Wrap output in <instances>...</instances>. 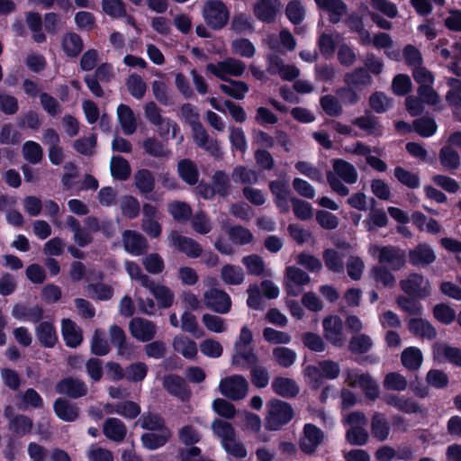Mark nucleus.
<instances>
[{
	"label": "nucleus",
	"mask_w": 461,
	"mask_h": 461,
	"mask_svg": "<svg viewBox=\"0 0 461 461\" xmlns=\"http://www.w3.org/2000/svg\"><path fill=\"white\" fill-rule=\"evenodd\" d=\"M401 289L409 296L425 299L430 295V283L421 274L411 273L401 280Z\"/></svg>",
	"instance_id": "obj_4"
},
{
	"label": "nucleus",
	"mask_w": 461,
	"mask_h": 461,
	"mask_svg": "<svg viewBox=\"0 0 461 461\" xmlns=\"http://www.w3.org/2000/svg\"><path fill=\"white\" fill-rule=\"evenodd\" d=\"M111 173L113 178L126 180L131 175V167L126 159L114 156L111 159Z\"/></svg>",
	"instance_id": "obj_48"
},
{
	"label": "nucleus",
	"mask_w": 461,
	"mask_h": 461,
	"mask_svg": "<svg viewBox=\"0 0 461 461\" xmlns=\"http://www.w3.org/2000/svg\"><path fill=\"white\" fill-rule=\"evenodd\" d=\"M402 364L410 371L418 370L422 364V353L416 347H409L403 349L401 355Z\"/></svg>",
	"instance_id": "obj_35"
},
{
	"label": "nucleus",
	"mask_w": 461,
	"mask_h": 461,
	"mask_svg": "<svg viewBox=\"0 0 461 461\" xmlns=\"http://www.w3.org/2000/svg\"><path fill=\"white\" fill-rule=\"evenodd\" d=\"M145 288L149 291L156 300V304L158 309H167L172 306L175 294L169 287L161 284H155L151 280L149 285H147Z\"/></svg>",
	"instance_id": "obj_17"
},
{
	"label": "nucleus",
	"mask_w": 461,
	"mask_h": 461,
	"mask_svg": "<svg viewBox=\"0 0 461 461\" xmlns=\"http://www.w3.org/2000/svg\"><path fill=\"white\" fill-rule=\"evenodd\" d=\"M391 423L386 415L375 411L370 419V434L378 442H384L391 433Z\"/></svg>",
	"instance_id": "obj_13"
},
{
	"label": "nucleus",
	"mask_w": 461,
	"mask_h": 461,
	"mask_svg": "<svg viewBox=\"0 0 461 461\" xmlns=\"http://www.w3.org/2000/svg\"><path fill=\"white\" fill-rule=\"evenodd\" d=\"M367 231H374L388 224V217L383 209H372L368 218L365 221Z\"/></svg>",
	"instance_id": "obj_52"
},
{
	"label": "nucleus",
	"mask_w": 461,
	"mask_h": 461,
	"mask_svg": "<svg viewBox=\"0 0 461 461\" xmlns=\"http://www.w3.org/2000/svg\"><path fill=\"white\" fill-rule=\"evenodd\" d=\"M194 141L213 156L220 155V148L217 140L210 139L201 124L192 127Z\"/></svg>",
	"instance_id": "obj_27"
},
{
	"label": "nucleus",
	"mask_w": 461,
	"mask_h": 461,
	"mask_svg": "<svg viewBox=\"0 0 461 461\" xmlns=\"http://www.w3.org/2000/svg\"><path fill=\"white\" fill-rule=\"evenodd\" d=\"M193 230L202 235L209 233L212 230V222L203 212H196L191 221Z\"/></svg>",
	"instance_id": "obj_61"
},
{
	"label": "nucleus",
	"mask_w": 461,
	"mask_h": 461,
	"mask_svg": "<svg viewBox=\"0 0 461 461\" xmlns=\"http://www.w3.org/2000/svg\"><path fill=\"white\" fill-rule=\"evenodd\" d=\"M230 240L237 245H247L253 240L251 231L241 226L231 227L228 231Z\"/></svg>",
	"instance_id": "obj_59"
},
{
	"label": "nucleus",
	"mask_w": 461,
	"mask_h": 461,
	"mask_svg": "<svg viewBox=\"0 0 461 461\" xmlns=\"http://www.w3.org/2000/svg\"><path fill=\"white\" fill-rule=\"evenodd\" d=\"M280 44L277 42L276 37L270 35L267 38L269 47L277 51H281L282 48L287 50H293L295 48V40L287 30H282L279 34Z\"/></svg>",
	"instance_id": "obj_39"
},
{
	"label": "nucleus",
	"mask_w": 461,
	"mask_h": 461,
	"mask_svg": "<svg viewBox=\"0 0 461 461\" xmlns=\"http://www.w3.org/2000/svg\"><path fill=\"white\" fill-rule=\"evenodd\" d=\"M203 13L206 23L214 29L222 28L229 19L226 6L218 0L206 2Z\"/></svg>",
	"instance_id": "obj_6"
},
{
	"label": "nucleus",
	"mask_w": 461,
	"mask_h": 461,
	"mask_svg": "<svg viewBox=\"0 0 461 461\" xmlns=\"http://www.w3.org/2000/svg\"><path fill=\"white\" fill-rule=\"evenodd\" d=\"M110 350L109 344L105 339L104 332L101 330H95L91 341V351L97 356H104Z\"/></svg>",
	"instance_id": "obj_63"
},
{
	"label": "nucleus",
	"mask_w": 461,
	"mask_h": 461,
	"mask_svg": "<svg viewBox=\"0 0 461 461\" xmlns=\"http://www.w3.org/2000/svg\"><path fill=\"white\" fill-rule=\"evenodd\" d=\"M333 170L334 175L341 178L347 184L352 185L357 181V172L355 167L342 158L334 159Z\"/></svg>",
	"instance_id": "obj_30"
},
{
	"label": "nucleus",
	"mask_w": 461,
	"mask_h": 461,
	"mask_svg": "<svg viewBox=\"0 0 461 461\" xmlns=\"http://www.w3.org/2000/svg\"><path fill=\"white\" fill-rule=\"evenodd\" d=\"M221 278L228 285H239L243 283L245 275L240 267L227 264L221 267Z\"/></svg>",
	"instance_id": "obj_37"
},
{
	"label": "nucleus",
	"mask_w": 461,
	"mask_h": 461,
	"mask_svg": "<svg viewBox=\"0 0 461 461\" xmlns=\"http://www.w3.org/2000/svg\"><path fill=\"white\" fill-rule=\"evenodd\" d=\"M412 124L414 131L423 138L431 137L438 129L436 121L429 116L415 119Z\"/></svg>",
	"instance_id": "obj_41"
},
{
	"label": "nucleus",
	"mask_w": 461,
	"mask_h": 461,
	"mask_svg": "<svg viewBox=\"0 0 461 461\" xmlns=\"http://www.w3.org/2000/svg\"><path fill=\"white\" fill-rule=\"evenodd\" d=\"M393 175L401 184L408 188L416 189L420 186V181L419 176L401 166H397L394 168Z\"/></svg>",
	"instance_id": "obj_50"
},
{
	"label": "nucleus",
	"mask_w": 461,
	"mask_h": 461,
	"mask_svg": "<svg viewBox=\"0 0 461 461\" xmlns=\"http://www.w3.org/2000/svg\"><path fill=\"white\" fill-rule=\"evenodd\" d=\"M36 335L40 342L48 348H52L57 340V332L50 321H43L36 328Z\"/></svg>",
	"instance_id": "obj_38"
},
{
	"label": "nucleus",
	"mask_w": 461,
	"mask_h": 461,
	"mask_svg": "<svg viewBox=\"0 0 461 461\" xmlns=\"http://www.w3.org/2000/svg\"><path fill=\"white\" fill-rule=\"evenodd\" d=\"M266 428L278 430L287 424L294 417L292 406L280 400H271L267 403Z\"/></svg>",
	"instance_id": "obj_1"
},
{
	"label": "nucleus",
	"mask_w": 461,
	"mask_h": 461,
	"mask_svg": "<svg viewBox=\"0 0 461 461\" xmlns=\"http://www.w3.org/2000/svg\"><path fill=\"white\" fill-rule=\"evenodd\" d=\"M322 326L328 341L339 348L344 345L345 339L342 332V321L339 318L332 319L331 316L326 317L322 321Z\"/></svg>",
	"instance_id": "obj_16"
},
{
	"label": "nucleus",
	"mask_w": 461,
	"mask_h": 461,
	"mask_svg": "<svg viewBox=\"0 0 461 461\" xmlns=\"http://www.w3.org/2000/svg\"><path fill=\"white\" fill-rule=\"evenodd\" d=\"M408 258L413 267H426L436 260L434 250L427 243H420L413 249H410Z\"/></svg>",
	"instance_id": "obj_14"
},
{
	"label": "nucleus",
	"mask_w": 461,
	"mask_h": 461,
	"mask_svg": "<svg viewBox=\"0 0 461 461\" xmlns=\"http://www.w3.org/2000/svg\"><path fill=\"white\" fill-rule=\"evenodd\" d=\"M129 93L136 99H141L147 89L146 83L138 75H131L126 81Z\"/></svg>",
	"instance_id": "obj_60"
},
{
	"label": "nucleus",
	"mask_w": 461,
	"mask_h": 461,
	"mask_svg": "<svg viewBox=\"0 0 461 461\" xmlns=\"http://www.w3.org/2000/svg\"><path fill=\"white\" fill-rule=\"evenodd\" d=\"M346 440L351 446H365L368 442L369 433L362 426H351L347 429Z\"/></svg>",
	"instance_id": "obj_44"
},
{
	"label": "nucleus",
	"mask_w": 461,
	"mask_h": 461,
	"mask_svg": "<svg viewBox=\"0 0 461 461\" xmlns=\"http://www.w3.org/2000/svg\"><path fill=\"white\" fill-rule=\"evenodd\" d=\"M371 274L376 283H381L384 287H393L395 285L394 276L384 266H374Z\"/></svg>",
	"instance_id": "obj_57"
},
{
	"label": "nucleus",
	"mask_w": 461,
	"mask_h": 461,
	"mask_svg": "<svg viewBox=\"0 0 461 461\" xmlns=\"http://www.w3.org/2000/svg\"><path fill=\"white\" fill-rule=\"evenodd\" d=\"M280 9L279 0H258L254 5L255 16L264 23H273Z\"/></svg>",
	"instance_id": "obj_18"
},
{
	"label": "nucleus",
	"mask_w": 461,
	"mask_h": 461,
	"mask_svg": "<svg viewBox=\"0 0 461 461\" xmlns=\"http://www.w3.org/2000/svg\"><path fill=\"white\" fill-rule=\"evenodd\" d=\"M373 347L371 338L364 333L353 336L348 342V350L352 354L363 355L367 353Z\"/></svg>",
	"instance_id": "obj_40"
},
{
	"label": "nucleus",
	"mask_w": 461,
	"mask_h": 461,
	"mask_svg": "<svg viewBox=\"0 0 461 461\" xmlns=\"http://www.w3.org/2000/svg\"><path fill=\"white\" fill-rule=\"evenodd\" d=\"M117 117L123 133L131 135L137 129L135 115L130 106L121 104L117 107Z\"/></svg>",
	"instance_id": "obj_29"
},
{
	"label": "nucleus",
	"mask_w": 461,
	"mask_h": 461,
	"mask_svg": "<svg viewBox=\"0 0 461 461\" xmlns=\"http://www.w3.org/2000/svg\"><path fill=\"white\" fill-rule=\"evenodd\" d=\"M383 401L387 405L406 414H421L424 411L422 406L418 402L404 395L386 393L383 396Z\"/></svg>",
	"instance_id": "obj_8"
},
{
	"label": "nucleus",
	"mask_w": 461,
	"mask_h": 461,
	"mask_svg": "<svg viewBox=\"0 0 461 461\" xmlns=\"http://www.w3.org/2000/svg\"><path fill=\"white\" fill-rule=\"evenodd\" d=\"M178 172L181 178L189 185H194L198 179V171L195 165L187 159L178 163Z\"/></svg>",
	"instance_id": "obj_55"
},
{
	"label": "nucleus",
	"mask_w": 461,
	"mask_h": 461,
	"mask_svg": "<svg viewBox=\"0 0 461 461\" xmlns=\"http://www.w3.org/2000/svg\"><path fill=\"white\" fill-rule=\"evenodd\" d=\"M274 392L283 397H294L299 393L297 384L287 377H277L272 383Z\"/></svg>",
	"instance_id": "obj_36"
},
{
	"label": "nucleus",
	"mask_w": 461,
	"mask_h": 461,
	"mask_svg": "<svg viewBox=\"0 0 461 461\" xmlns=\"http://www.w3.org/2000/svg\"><path fill=\"white\" fill-rule=\"evenodd\" d=\"M89 461H113V454L107 448L91 445L86 452Z\"/></svg>",
	"instance_id": "obj_64"
},
{
	"label": "nucleus",
	"mask_w": 461,
	"mask_h": 461,
	"mask_svg": "<svg viewBox=\"0 0 461 461\" xmlns=\"http://www.w3.org/2000/svg\"><path fill=\"white\" fill-rule=\"evenodd\" d=\"M202 321L204 327L211 332L223 333L228 329L226 320L218 315L204 313L202 317Z\"/></svg>",
	"instance_id": "obj_53"
},
{
	"label": "nucleus",
	"mask_w": 461,
	"mask_h": 461,
	"mask_svg": "<svg viewBox=\"0 0 461 461\" xmlns=\"http://www.w3.org/2000/svg\"><path fill=\"white\" fill-rule=\"evenodd\" d=\"M319 9L327 12L330 22L336 24L346 14L348 6L342 0H319Z\"/></svg>",
	"instance_id": "obj_23"
},
{
	"label": "nucleus",
	"mask_w": 461,
	"mask_h": 461,
	"mask_svg": "<svg viewBox=\"0 0 461 461\" xmlns=\"http://www.w3.org/2000/svg\"><path fill=\"white\" fill-rule=\"evenodd\" d=\"M357 378L358 386L362 389L366 397L370 401H375L380 393L376 382L368 374H361V376Z\"/></svg>",
	"instance_id": "obj_46"
},
{
	"label": "nucleus",
	"mask_w": 461,
	"mask_h": 461,
	"mask_svg": "<svg viewBox=\"0 0 461 461\" xmlns=\"http://www.w3.org/2000/svg\"><path fill=\"white\" fill-rule=\"evenodd\" d=\"M136 187L141 193H150L154 188V176L147 169L138 170L134 176Z\"/></svg>",
	"instance_id": "obj_54"
},
{
	"label": "nucleus",
	"mask_w": 461,
	"mask_h": 461,
	"mask_svg": "<svg viewBox=\"0 0 461 461\" xmlns=\"http://www.w3.org/2000/svg\"><path fill=\"white\" fill-rule=\"evenodd\" d=\"M163 385L169 393L178 397L182 401H185L190 397V391L185 382L179 376L173 375L166 376Z\"/></svg>",
	"instance_id": "obj_25"
},
{
	"label": "nucleus",
	"mask_w": 461,
	"mask_h": 461,
	"mask_svg": "<svg viewBox=\"0 0 461 461\" xmlns=\"http://www.w3.org/2000/svg\"><path fill=\"white\" fill-rule=\"evenodd\" d=\"M213 433L220 438L221 446L236 437L233 427L227 421L215 420L212 424Z\"/></svg>",
	"instance_id": "obj_47"
},
{
	"label": "nucleus",
	"mask_w": 461,
	"mask_h": 461,
	"mask_svg": "<svg viewBox=\"0 0 461 461\" xmlns=\"http://www.w3.org/2000/svg\"><path fill=\"white\" fill-rule=\"evenodd\" d=\"M408 329L415 336L426 338L429 340H432L437 337L435 327L429 321L422 318L410 319Z\"/></svg>",
	"instance_id": "obj_24"
},
{
	"label": "nucleus",
	"mask_w": 461,
	"mask_h": 461,
	"mask_svg": "<svg viewBox=\"0 0 461 461\" xmlns=\"http://www.w3.org/2000/svg\"><path fill=\"white\" fill-rule=\"evenodd\" d=\"M220 88L224 94L237 100H242L249 90L245 82L239 80H231L229 84H221Z\"/></svg>",
	"instance_id": "obj_43"
},
{
	"label": "nucleus",
	"mask_w": 461,
	"mask_h": 461,
	"mask_svg": "<svg viewBox=\"0 0 461 461\" xmlns=\"http://www.w3.org/2000/svg\"><path fill=\"white\" fill-rule=\"evenodd\" d=\"M23 154L27 161L37 164L41 160L43 152L39 143L28 140L23 146Z\"/></svg>",
	"instance_id": "obj_62"
},
{
	"label": "nucleus",
	"mask_w": 461,
	"mask_h": 461,
	"mask_svg": "<svg viewBox=\"0 0 461 461\" xmlns=\"http://www.w3.org/2000/svg\"><path fill=\"white\" fill-rule=\"evenodd\" d=\"M124 249L132 256H140L147 249V240L139 232L125 230L122 233Z\"/></svg>",
	"instance_id": "obj_20"
},
{
	"label": "nucleus",
	"mask_w": 461,
	"mask_h": 461,
	"mask_svg": "<svg viewBox=\"0 0 461 461\" xmlns=\"http://www.w3.org/2000/svg\"><path fill=\"white\" fill-rule=\"evenodd\" d=\"M269 188L279 210L284 212H289L290 203H293L294 198L291 196L287 184L282 181H272L269 184Z\"/></svg>",
	"instance_id": "obj_19"
},
{
	"label": "nucleus",
	"mask_w": 461,
	"mask_h": 461,
	"mask_svg": "<svg viewBox=\"0 0 461 461\" xmlns=\"http://www.w3.org/2000/svg\"><path fill=\"white\" fill-rule=\"evenodd\" d=\"M258 361L257 356L249 348L235 350L231 364L237 366H253Z\"/></svg>",
	"instance_id": "obj_56"
},
{
	"label": "nucleus",
	"mask_w": 461,
	"mask_h": 461,
	"mask_svg": "<svg viewBox=\"0 0 461 461\" xmlns=\"http://www.w3.org/2000/svg\"><path fill=\"white\" fill-rule=\"evenodd\" d=\"M129 329L131 336L141 342L151 340L157 333V326L151 321L140 317L133 318Z\"/></svg>",
	"instance_id": "obj_9"
},
{
	"label": "nucleus",
	"mask_w": 461,
	"mask_h": 461,
	"mask_svg": "<svg viewBox=\"0 0 461 461\" xmlns=\"http://www.w3.org/2000/svg\"><path fill=\"white\" fill-rule=\"evenodd\" d=\"M206 69L221 80H228L229 77H240L246 69L244 62L228 58L218 63H209Z\"/></svg>",
	"instance_id": "obj_3"
},
{
	"label": "nucleus",
	"mask_w": 461,
	"mask_h": 461,
	"mask_svg": "<svg viewBox=\"0 0 461 461\" xmlns=\"http://www.w3.org/2000/svg\"><path fill=\"white\" fill-rule=\"evenodd\" d=\"M440 165L447 171L456 170L460 167V156L458 152L450 146H443L438 153Z\"/></svg>",
	"instance_id": "obj_33"
},
{
	"label": "nucleus",
	"mask_w": 461,
	"mask_h": 461,
	"mask_svg": "<svg viewBox=\"0 0 461 461\" xmlns=\"http://www.w3.org/2000/svg\"><path fill=\"white\" fill-rule=\"evenodd\" d=\"M203 303L205 306L220 314H226L230 311V296L222 289L211 288L203 294Z\"/></svg>",
	"instance_id": "obj_5"
},
{
	"label": "nucleus",
	"mask_w": 461,
	"mask_h": 461,
	"mask_svg": "<svg viewBox=\"0 0 461 461\" xmlns=\"http://www.w3.org/2000/svg\"><path fill=\"white\" fill-rule=\"evenodd\" d=\"M104 436L114 442H122L127 435L125 424L117 418H108L103 424Z\"/></svg>",
	"instance_id": "obj_21"
},
{
	"label": "nucleus",
	"mask_w": 461,
	"mask_h": 461,
	"mask_svg": "<svg viewBox=\"0 0 461 461\" xmlns=\"http://www.w3.org/2000/svg\"><path fill=\"white\" fill-rule=\"evenodd\" d=\"M62 49L68 57L77 56L83 50V41L79 35L69 32L62 39Z\"/></svg>",
	"instance_id": "obj_42"
},
{
	"label": "nucleus",
	"mask_w": 461,
	"mask_h": 461,
	"mask_svg": "<svg viewBox=\"0 0 461 461\" xmlns=\"http://www.w3.org/2000/svg\"><path fill=\"white\" fill-rule=\"evenodd\" d=\"M169 245L185 253L187 257L196 258L202 255L203 249L194 240L182 236L177 231L172 230L168 235Z\"/></svg>",
	"instance_id": "obj_7"
},
{
	"label": "nucleus",
	"mask_w": 461,
	"mask_h": 461,
	"mask_svg": "<svg viewBox=\"0 0 461 461\" xmlns=\"http://www.w3.org/2000/svg\"><path fill=\"white\" fill-rule=\"evenodd\" d=\"M310 282L309 276L295 267H288L285 273V287L287 294L296 296L302 287Z\"/></svg>",
	"instance_id": "obj_12"
},
{
	"label": "nucleus",
	"mask_w": 461,
	"mask_h": 461,
	"mask_svg": "<svg viewBox=\"0 0 461 461\" xmlns=\"http://www.w3.org/2000/svg\"><path fill=\"white\" fill-rule=\"evenodd\" d=\"M110 337L112 342L117 348V353L119 356L125 358H130L132 354V347L126 344L125 333L120 327L113 325L110 328Z\"/></svg>",
	"instance_id": "obj_32"
},
{
	"label": "nucleus",
	"mask_w": 461,
	"mask_h": 461,
	"mask_svg": "<svg viewBox=\"0 0 461 461\" xmlns=\"http://www.w3.org/2000/svg\"><path fill=\"white\" fill-rule=\"evenodd\" d=\"M61 331L67 346L76 348L81 344L83 340L81 329L71 320L62 321Z\"/></svg>",
	"instance_id": "obj_28"
},
{
	"label": "nucleus",
	"mask_w": 461,
	"mask_h": 461,
	"mask_svg": "<svg viewBox=\"0 0 461 461\" xmlns=\"http://www.w3.org/2000/svg\"><path fill=\"white\" fill-rule=\"evenodd\" d=\"M57 391L59 393L78 398L86 394L87 387L78 379L65 378L57 384Z\"/></svg>",
	"instance_id": "obj_22"
},
{
	"label": "nucleus",
	"mask_w": 461,
	"mask_h": 461,
	"mask_svg": "<svg viewBox=\"0 0 461 461\" xmlns=\"http://www.w3.org/2000/svg\"><path fill=\"white\" fill-rule=\"evenodd\" d=\"M176 351L185 357L194 358L197 354L196 343L186 337H176L173 343Z\"/></svg>",
	"instance_id": "obj_49"
},
{
	"label": "nucleus",
	"mask_w": 461,
	"mask_h": 461,
	"mask_svg": "<svg viewBox=\"0 0 461 461\" xmlns=\"http://www.w3.org/2000/svg\"><path fill=\"white\" fill-rule=\"evenodd\" d=\"M301 448L305 453H313L317 448V429L314 425L306 424L300 440Z\"/></svg>",
	"instance_id": "obj_45"
},
{
	"label": "nucleus",
	"mask_w": 461,
	"mask_h": 461,
	"mask_svg": "<svg viewBox=\"0 0 461 461\" xmlns=\"http://www.w3.org/2000/svg\"><path fill=\"white\" fill-rule=\"evenodd\" d=\"M12 315L16 320L35 323L42 318L43 311L37 305L29 307L23 304H15L13 307Z\"/></svg>",
	"instance_id": "obj_26"
},
{
	"label": "nucleus",
	"mask_w": 461,
	"mask_h": 461,
	"mask_svg": "<svg viewBox=\"0 0 461 461\" xmlns=\"http://www.w3.org/2000/svg\"><path fill=\"white\" fill-rule=\"evenodd\" d=\"M433 315L437 321L446 325L451 324L456 317L455 310L443 303L434 306Z\"/></svg>",
	"instance_id": "obj_58"
},
{
	"label": "nucleus",
	"mask_w": 461,
	"mask_h": 461,
	"mask_svg": "<svg viewBox=\"0 0 461 461\" xmlns=\"http://www.w3.org/2000/svg\"><path fill=\"white\" fill-rule=\"evenodd\" d=\"M344 81L348 86H366L371 83L372 77L365 68L360 67L347 73Z\"/></svg>",
	"instance_id": "obj_51"
},
{
	"label": "nucleus",
	"mask_w": 461,
	"mask_h": 461,
	"mask_svg": "<svg viewBox=\"0 0 461 461\" xmlns=\"http://www.w3.org/2000/svg\"><path fill=\"white\" fill-rule=\"evenodd\" d=\"M377 258L382 264H389L393 271H399L406 263L404 251L394 246H382Z\"/></svg>",
	"instance_id": "obj_11"
},
{
	"label": "nucleus",
	"mask_w": 461,
	"mask_h": 461,
	"mask_svg": "<svg viewBox=\"0 0 461 461\" xmlns=\"http://www.w3.org/2000/svg\"><path fill=\"white\" fill-rule=\"evenodd\" d=\"M377 258L382 264H389L393 271H399L406 263L404 251L394 246H382Z\"/></svg>",
	"instance_id": "obj_10"
},
{
	"label": "nucleus",
	"mask_w": 461,
	"mask_h": 461,
	"mask_svg": "<svg viewBox=\"0 0 461 461\" xmlns=\"http://www.w3.org/2000/svg\"><path fill=\"white\" fill-rule=\"evenodd\" d=\"M267 71L272 75H278L286 81H292L300 75V70L295 66L285 64L283 59L276 56L269 58Z\"/></svg>",
	"instance_id": "obj_15"
},
{
	"label": "nucleus",
	"mask_w": 461,
	"mask_h": 461,
	"mask_svg": "<svg viewBox=\"0 0 461 461\" xmlns=\"http://www.w3.org/2000/svg\"><path fill=\"white\" fill-rule=\"evenodd\" d=\"M219 390L225 397L238 401L247 395L249 384L243 376L234 375L221 379L219 384Z\"/></svg>",
	"instance_id": "obj_2"
},
{
	"label": "nucleus",
	"mask_w": 461,
	"mask_h": 461,
	"mask_svg": "<svg viewBox=\"0 0 461 461\" xmlns=\"http://www.w3.org/2000/svg\"><path fill=\"white\" fill-rule=\"evenodd\" d=\"M54 410L59 419L68 422L76 420L79 414L77 405L64 399H58L55 402Z\"/></svg>",
	"instance_id": "obj_34"
},
{
	"label": "nucleus",
	"mask_w": 461,
	"mask_h": 461,
	"mask_svg": "<svg viewBox=\"0 0 461 461\" xmlns=\"http://www.w3.org/2000/svg\"><path fill=\"white\" fill-rule=\"evenodd\" d=\"M170 437L171 431L168 429H162L143 434L141 441L146 448L153 450L164 446Z\"/></svg>",
	"instance_id": "obj_31"
}]
</instances>
